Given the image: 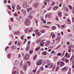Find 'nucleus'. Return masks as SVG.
<instances>
[{
	"label": "nucleus",
	"mask_w": 74,
	"mask_h": 74,
	"mask_svg": "<svg viewBox=\"0 0 74 74\" xmlns=\"http://www.w3.org/2000/svg\"><path fill=\"white\" fill-rule=\"evenodd\" d=\"M31 23L29 19H27L25 21L24 24H25V25L29 26L30 24Z\"/></svg>",
	"instance_id": "1"
},
{
	"label": "nucleus",
	"mask_w": 74,
	"mask_h": 74,
	"mask_svg": "<svg viewBox=\"0 0 74 74\" xmlns=\"http://www.w3.org/2000/svg\"><path fill=\"white\" fill-rule=\"evenodd\" d=\"M29 55L28 54H27L25 55V56L23 58V59H24V60H28V59H29Z\"/></svg>",
	"instance_id": "2"
},
{
	"label": "nucleus",
	"mask_w": 74,
	"mask_h": 74,
	"mask_svg": "<svg viewBox=\"0 0 74 74\" xmlns=\"http://www.w3.org/2000/svg\"><path fill=\"white\" fill-rule=\"evenodd\" d=\"M48 16L49 19H51V15L50 14V13H47L45 16V18H47Z\"/></svg>",
	"instance_id": "3"
},
{
	"label": "nucleus",
	"mask_w": 74,
	"mask_h": 74,
	"mask_svg": "<svg viewBox=\"0 0 74 74\" xmlns=\"http://www.w3.org/2000/svg\"><path fill=\"white\" fill-rule=\"evenodd\" d=\"M27 2L26 1L24 2L23 5V8H27Z\"/></svg>",
	"instance_id": "4"
},
{
	"label": "nucleus",
	"mask_w": 74,
	"mask_h": 74,
	"mask_svg": "<svg viewBox=\"0 0 74 74\" xmlns=\"http://www.w3.org/2000/svg\"><path fill=\"white\" fill-rule=\"evenodd\" d=\"M36 36H40L41 35V33L38 31V30L36 31Z\"/></svg>",
	"instance_id": "5"
},
{
	"label": "nucleus",
	"mask_w": 74,
	"mask_h": 74,
	"mask_svg": "<svg viewBox=\"0 0 74 74\" xmlns=\"http://www.w3.org/2000/svg\"><path fill=\"white\" fill-rule=\"evenodd\" d=\"M48 65V67L49 69H51L52 68L53 66V64L51 63L49 64Z\"/></svg>",
	"instance_id": "6"
},
{
	"label": "nucleus",
	"mask_w": 74,
	"mask_h": 74,
	"mask_svg": "<svg viewBox=\"0 0 74 74\" xmlns=\"http://www.w3.org/2000/svg\"><path fill=\"white\" fill-rule=\"evenodd\" d=\"M33 13V11H31L29 13V15L28 16V17L29 18V19H32V18H33V17H32V16L31 15H30V14H32V13Z\"/></svg>",
	"instance_id": "7"
},
{
	"label": "nucleus",
	"mask_w": 74,
	"mask_h": 74,
	"mask_svg": "<svg viewBox=\"0 0 74 74\" xmlns=\"http://www.w3.org/2000/svg\"><path fill=\"white\" fill-rule=\"evenodd\" d=\"M67 69H68V67H65L63 68L62 69V70L63 71H66L67 70Z\"/></svg>",
	"instance_id": "8"
},
{
	"label": "nucleus",
	"mask_w": 74,
	"mask_h": 74,
	"mask_svg": "<svg viewBox=\"0 0 74 74\" xmlns=\"http://www.w3.org/2000/svg\"><path fill=\"white\" fill-rule=\"evenodd\" d=\"M42 63V62L41 61H39L36 64L37 66H39V65H41Z\"/></svg>",
	"instance_id": "9"
},
{
	"label": "nucleus",
	"mask_w": 74,
	"mask_h": 74,
	"mask_svg": "<svg viewBox=\"0 0 74 74\" xmlns=\"http://www.w3.org/2000/svg\"><path fill=\"white\" fill-rule=\"evenodd\" d=\"M61 65H60V67H62L65 65V63H64V62L63 61H61Z\"/></svg>",
	"instance_id": "10"
},
{
	"label": "nucleus",
	"mask_w": 74,
	"mask_h": 74,
	"mask_svg": "<svg viewBox=\"0 0 74 74\" xmlns=\"http://www.w3.org/2000/svg\"><path fill=\"white\" fill-rule=\"evenodd\" d=\"M51 63V61H49V60H47L45 61V64L47 65H48Z\"/></svg>",
	"instance_id": "11"
},
{
	"label": "nucleus",
	"mask_w": 74,
	"mask_h": 74,
	"mask_svg": "<svg viewBox=\"0 0 74 74\" xmlns=\"http://www.w3.org/2000/svg\"><path fill=\"white\" fill-rule=\"evenodd\" d=\"M30 62L29 61H27L26 62V65L25 66V67H26V66H30Z\"/></svg>",
	"instance_id": "12"
},
{
	"label": "nucleus",
	"mask_w": 74,
	"mask_h": 74,
	"mask_svg": "<svg viewBox=\"0 0 74 74\" xmlns=\"http://www.w3.org/2000/svg\"><path fill=\"white\" fill-rule=\"evenodd\" d=\"M21 11L22 12V13H23V14L25 16L26 15V12L25 11H24L23 10H21Z\"/></svg>",
	"instance_id": "13"
},
{
	"label": "nucleus",
	"mask_w": 74,
	"mask_h": 74,
	"mask_svg": "<svg viewBox=\"0 0 74 74\" xmlns=\"http://www.w3.org/2000/svg\"><path fill=\"white\" fill-rule=\"evenodd\" d=\"M52 36V38H54V37H55V35L54 34H53V33H51V35L50 36V37H51V36Z\"/></svg>",
	"instance_id": "14"
},
{
	"label": "nucleus",
	"mask_w": 74,
	"mask_h": 74,
	"mask_svg": "<svg viewBox=\"0 0 74 74\" xmlns=\"http://www.w3.org/2000/svg\"><path fill=\"white\" fill-rule=\"evenodd\" d=\"M38 3H36L33 4V6L34 7H37L38 6Z\"/></svg>",
	"instance_id": "15"
},
{
	"label": "nucleus",
	"mask_w": 74,
	"mask_h": 74,
	"mask_svg": "<svg viewBox=\"0 0 74 74\" xmlns=\"http://www.w3.org/2000/svg\"><path fill=\"white\" fill-rule=\"evenodd\" d=\"M62 12H58V14L59 15V16H60V17H61V16H62Z\"/></svg>",
	"instance_id": "16"
},
{
	"label": "nucleus",
	"mask_w": 74,
	"mask_h": 74,
	"mask_svg": "<svg viewBox=\"0 0 74 74\" xmlns=\"http://www.w3.org/2000/svg\"><path fill=\"white\" fill-rule=\"evenodd\" d=\"M56 41H58L57 42H59L60 41V38L58 37V36H57V38L56 39Z\"/></svg>",
	"instance_id": "17"
},
{
	"label": "nucleus",
	"mask_w": 74,
	"mask_h": 74,
	"mask_svg": "<svg viewBox=\"0 0 74 74\" xmlns=\"http://www.w3.org/2000/svg\"><path fill=\"white\" fill-rule=\"evenodd\" d=\"M17 10H21V8L19 6V4H18L17 6Z\"/></svg>",
	"instance_id": "18"
},
{
	"label": "nucleus",
	"mask_w": 74,
	"mask_h": 74,
	"mask_svg": "<svg viewBox=\"0 0 74 74\" xmlns=\"http://www.w3.org/2000/svg\"><path fill=\"white\" fill-rule=\"evenodd\" d=\"M32 10V8H28L27 10V12H29L31 10Z\"/></svg>",
	"instance_id": "19"
},
{
	"label": "nucleus",
	"mask_w": 74,
	"mask_h": 74,
	"mask_svg": "<svg viewBox=\"0 0 74 74\" xmlns=\"http://www.w3.org/2000/svg\"><path fill=\"white\" fill-rule=\"evenodd\" d=\"M33 30V29L32 27H30V30L28 31V32H32Z\"/></svg>",
	"instance_id": "20"
},
{
	"label": "nucleus",
	"mask_w": 74,
	"mask_h": 74,
	"mask_svg": "<svg viewBox=\"0 0 74 74\" xmlns=\"http://www.w3.org/2000/svg\"><path fill=\"white\" fill-rule=\"evenodd\" d=\"M40 46H39L38 47H37L35 49L36 51H38V50L40 49Z\"/></svg>",
	"instance_id": "21"
},
{
	"label": "nucleus",
	"mask_w": 74,
	"mask_h": 74,
	"mask_svg": "<svg viewBox=\"0 0 74 74\" xmlns=\"http://www.w3.org/2000/svg\"><path fill=\"white\" fill-rule=\"evenodd\" d=\"M67 21H68V23H67L68 24H70V23H71V21H70V20L69 19H67Z\"/></svg>",
	"instance_id": "22"
},
{
	"label": "nucleus",
	"mask_w": 74,
	"mask_h": 74,
	"mask_svg": "<svg viewBox=\"0 0 74 74\" xmlns=\"http://www.w3.org/2000/svg\"><path fill=\"white\" fill-rule=\"evenodd\" d=\"M62 53H59L57 54V56H62Z\"/></svg>",
	"instance_id": "23"
},
{
	"label": "nucleus",
	"mask_w": 74,
	"mask_h": 74,
	"mask_svg": "<svg viewBox=\"0 0 74 74\" xmlns=\"http://www.w3.org/2000/svg\"><path fill=\"white\" fill-rule=\"evenodd\" d=\"M64 9L65 11H67V12H68L69 11V9H68V8L66 7L64 8Z\"/></svg>",
	"instance_id": "24"
},
{
	"label": "nucleus",
	"mask_w": 74,
	"mask_h": 74,
	"mask_svg": "<svg viewBox=\"0 0 74 74\" xmlns=\"http://www.w3.org/2000/svg\"><path fill=\"white\" fill-rule=\"evenodd\" d=\"M44 44H45V42H43V43H40V45L41 47H43V46H44Z\"/></svg>",
	"instance_id": "25"
},
{
	"label": "nucleus",
	"mask_w": 74,
	"mask_h": 74,
	"mask_svg": "<svg viewBox=\"0 0 74 74\" xmlns=\"http://www.w3.org/2000/svg\"><path fill=\"white\" fill-rule=\"evenodd\" d=\"M29 48H30V46H27V48H26V51H29Z\"/></svg>",
	"instance_id": "26"
},
{
	"label": "nucleus",
	"mask_w": 74,
	"mask_h": 74,
	"mask_svg": "<svg viewBox=\"0 0 74 74\" xmlns=\"http://www.w3.org/2000/svg\"><path fill=\"white\" fill-rule=\"evenodd\" d=\"M11 54L10 53L8 54V55L7 57L9 59H10V56H11Z\"/></svg>",
	"instance_id": "27"
},
{
	"label": "nucleus",
	"mask_w": 74,
	"mask_h": 74,
	"mask_svg": "<svg viewBox=\"0 0 74 74\" xmlns=\"http://www.w3.org/2000/svg\"><path fill=\"white\" fill-rule=\"evenodd\" d=\"M22 63H23V61H21L20 62V66H22Z\"/></svg>",
	"instance_id": "28"
},
{
	"label": "nucleus",
	"mask_w": 74,
	"mask_h": 74,
	"mask_svg": "<svg viewBox=\"0 0 74 74\" xmlns=\"http://www.w3.org/2000/svg\"><path fill=\"white\" fill-rule=\"evenodd\" d=\"M37 55H36L33 58V60H35V59H36V58H37Z\"/></svg>",
	"instance_id": "29"
},
{
	"label": "nucleus",
	"mask_w": 74,
	"mask_h": 74,
	"mask_svg": "<svg viewBox=\"0 0 74 74\" xmlns=\"http://www.w3.org/2000/svg\"><path fill=\"white\" fill-rule=\"evenodd\" d=\"M40 70H41V71H43V70H44V68L43 67H41L40 68Z\"/></svg>",
	"instance_id": "30"
},
{
	"label": "nucleus",
	"mask_w": 74,
	"mask_h": 74,
	"mask_svg": "<svg viewBox=\"0 0 74 74\" xmlns=\"http://www.w3.org/2000/svg\"><path fill=\"white\" fill-rule=\"evenodd\" d=\"M28 30L29 29L28 28L26 29L25 31V33H27V31H28Z\"/></svg>",
	"instance_id": "31"
},
{
	"label": "nucleus",
	"mask_w": 74,
	"mask_h": 74,
	"mask_svg": "<svg viewBox=\"0 0 74 74\" xmlns=\"http://www.w3.org/2000/svg\"><path fill=\"white\" fill-rule=\"evenodd\" d=\"M42 27H46V28H49V27L47 25H43L42 26Z\"/></svg>",
	"instance_id": "32"
},
{
	"label": "nucleus",
	"mask_w": 74,
	"mask_h": 74,
	"mask_svg": "<svg viewBox=\"0 0 74 74\" xmlns=\"http://www.w3.org/2000/svg\"><path fill=\"white\" fill-rule=\"evenodd\" d=\"M50 44V42H47L45 44L46 46H48V45H49Z\"/></svg>",
	"instance_id": "33"
},
{
	"label": "nucleus",
	"mask_w": 74,
	"mask_h": 74,
	"mask_svg": "<svg viewBox=\"0 0 74 74\" xmlns=\"http://www.w3.org/2000/svg\"><path fill=\"white\" fill-rule=\"evenodd\" d=\"M59 66L57 67L56 69V71H58V70H59Z\"/></svg>",
	"instance_id": "34"
},
{
	"label": "nucleus",
	"mask_w": 74,
	"mask_h": 74,
	"mask_svg": "<svg viewBox=\"0 0 74 74\" xmlns=\"http://www.w3.org/2000/svg\"><path fill=\"white\" fill-rule=\"evenodd\" d=\"M24 38V36L23 35L21 36V39L22 40H23Z\"/></svg>",
	"instance_id": "35"
},
{
	"label": "nucleus",
	"mask_w": 74,
	"mask_h": 74,
	"mask_svg": "<svg viewBox=\"0 0 74 74\" xmlns=\"http://www.w3.org/2000/svg\"><path fill=\"white\" fill-rule=\"evenodd\" d=\"M22 56H21V54H19L18 55V58H21Z\"/></svg>",
	"instance_id": "36"
},
{
	"label": "nucleus",
	"mask_w": 74,
	"mask_h": 74,
	"mask_svg": "<svg viewBox=\"0 0 74 74\" xmlns=\"http://www.w3.org/2000/svg\"><path fill=\"white\" fill-rule=\"evenodd\" d=\"M42 54L44 55H47V53L45 52H44L42 53Z\"/></svg>",
	"instance_id": "37"
},
{
	"label": "nucleus",
	"mask_w": 74,
	"mask_h": 74,
	"mask_svg": "<svg viewBox=\"0 0 74 74\" xmlns=\"http://www.w3.org/2000/svg\"><path fill=\"white\" fill-rule=\"evenodd\" d=\"M51 29H52V30H55V26H53L51 28Z\"/></svg>",
	"instance_id": "38"
},
{
	"label": "nucleus",
	"mask_w": 74,
	"mask_h": 74,
	"mask_svg": "<svg viewBox=\"0 0 74 74\" xmlns=\"http://www.w3.org/2000/svg\"><path fill=\"white\" fill-rule=\"evenodd\" d=\"M12 48L13 49H15V48H16V46H15L13 45V46Z\"/></svg>",
	"instance_id": "39"
},
{
	"label": "nucleus",
	"mask_w": 74,
	"mask_h": 74,
	"mask_svg": "<svg viewBox=\"0 0 74 74\" xmlns=\"http://www.w3.org/2000/svg\"><path fill=\"white\" fill-rule=\"evenodd\" d=\"M37 70V69H36L34 70H33V72L34 73H36V71Z\"/></svg>",
	"instance_id": "40"
},
{
	"label": "nucleus",
	"mask_w": 74,
	"mask_h": 74,
	"mask_svg": "<svg viewBox=\"0 0 74 74\" xmlns=\"http://www.w3.org/2000/svg\"><path fill=\"white\" fill-rule=\"evenodd\" d=\"M33 50L32 51L31 50H30L29 53L30 54H32V53H33Z\"/></svg>",
	"instance_id": "41"
},
{
	"label": "nucleus",
	"mask_w": 74,
	"mask_h": 74,
	"mask_svg": "<svg viewBox=\"0 0 74 74\" xmlns=\"http://www.w3.org/2000/svg\"><path fill=\"white\" fill-rule=\"evenodd\" d=\"M62 61H64L65 60H66V58H65L64 57L62 58Z\"/></svg>",
	"instance_id": "42"
},
{
	"label": "nucleus",
	"mask_w": 74,
	"mask_h": 74,
	"mask_svg": "<svg viewBox=\"0 0 74 74\" xmlns=\"http://www.w3.org/2000/svg\"><path fill=\"white\" fill-rule=\"evenodd\" d=\"M35 21H36V26H37V23L38 22V21L37 20L35 19Z\"/></svg>",
	"instance_id": "43"
},
{
	"label": "nucleus",
	"mask_w": 74,
	"mask_h": 74,
	"mask_svg": "<svg viewBox=\"0 0 74 74\" xmlns=\"http://www.w3.org/2000/svg\"><path fill=\"white\" fill-rule=\"evenodd\" d=\"M8 7L9 8V9L11 10H12V9H11V7L9 5H8Z\"/></svg>",
	"instance_id": "44"
},
{
	"label": "nucleus",
	"mask_w": 74,
	"mask_h": 74,
	"mask_svg": "<svg viewBox=\"0 0 74 74\" xmlns=\"http://www.w3.org/2000/svg\"><path fill=\"white\" fill-rule=\"evenodd\" d=\"M71 49H69L68 52H71Z\"/></svg>",
	"instance_id": "45"
},
{
	"label": "nucleus",
	"mask_w": 74,
	"mask_h": 74,
	"mask_svg": "<svg viewBox=\"0 0 74 74\" xmlns=\"http://www.w3.org/2000/svg\"><path fill=\"white\" fill-rule=\"evenodd\" d=\"M7 1L6 0H4V3L5 4H6V3H7Z\"/></svg>",
	"instance_id": "46"
},
{
	"label": "nucleus",
	"mask_w": 74,
	"mask_h": 74,
	"mask_svg": "<svg viewBox=\"0 0 74 74\" xmlns=\"http://www.w3.org/2000/svg\"><path fill=\"white\" fill-rule=\"evenodd\" d=\"M21 42H18V44H17V45H19V46H20V45H21Z\"/></svg>",
	"instance_id": "47"
},
{
	"label": "nucleus",
	"mask_w": 74,
	"mask_h": 74,
	"mask_svg": "<svg viewBox=\"0 0 74 74\" xmlns=\"http://www.w3.org/2000/svg\"><path fill=\"white\" fill-rule=\"evenodd\" d=\"M15 5H14V6L12 5V8L13 9H15V7H15Z\"/></svg>",
	"instance_id": "48"
},
{
	"label": "nucleus",
	"mask_w": 74,
	"mask_h": 74,
	"mask_svg": "<svg viewBox=\"0 0 74 74\" xmlns=\"http://www.w3.org/2000/svg\"><path fill=\"white\" fill-rule=\"evenodd\" d=\"M56 3L55 2H53V3L51 5H55V4Z\"/></svg>",
	"instance_id": "49"
},
{
	"label": "nucleus",
	"mask_w": 74,
	"mask_h": 74,
	"mask_svg": "<svg viewBox=\"0 0 74 74\" xmlns=\"http://www.w3.org/2000/svg\"><path fill=\"white\" fill-rule=\"evenodd\" d=\"M41 19L42 21H43L44 20V18L42 17H41Z\"/></svg>",
	"instance_id": "50"
},
{
	"label": "nucleus",
	"mask_w": 74,
	"mask_h": 74,
	"mask_svg": "<svg viewBox=\"0 0 74 74\" xmlns=\"http://www.w3.org/2000/svg\"><path fill=\"white\" fill-rule=\"evenodd\" d=\"M65 25H62V29H64V26Z\"/></svg>",
	"instance_id": "51"
},
{
	"label": "nucleus",
	"mask_w": 74,
	"mask_h": 74,
	"mask_svg": "<svg viewBox=\"0 0 74 74\" xmlns=\"http://www.w3.org/2000/svg\"><path fill=\"white\" fill-rule=\"evenodd\" d=\"M14 19H13V18H10V20L11 21V22H13V20Z\"/></svg>",
	"instance_id": "52"
},
{
	"label": "nucleus",
	"mask_w": 74,
	"mask_h": 74,
	"mask_svg": "<svg viewBox=\"0 0 74 74\" xmlns=\"http://www.w3.org/2000/svg\"><path fill=\"white\" fill-rule=\"evenodd\" d=\"M73 65H72V67L73 69H74V62H73Z\"/></svg>",
	"instance_id": "53"
},
{
	"label": "nucleus",
	"mask_w": 74,
	"mask_h": 74,
	"mask_svg": "<svg viewBox=\"0 0 74 74\" xmlns=\"http://www.w3.org/2000/svg\"><path fill=\"white\" fill-rule=\"evenodd\" d=\"M55 66H54L52 69V71H53L54 70H55Z\"/></svg>",
	"instance_id": "54"
},
{
	"label": "nucleus",
	"mask_w": 74,
	"mask_h": 74,
	"mask_svg": "<svg viewBox=\"0 0 74 74\" xmlns=\"http://www.w3.org/2000/svg\"><path fill=\"white\" fill-rule=\"evenodd\" d=\"M40 32L42 33H45V30H43L42 31H40Z\"/></svg>",
	"instance_id": "55"
},
{
	"label": "nucleus",
	"mask_w": 74,
	"mask_h": 74,
	"mask_svg": "<svg viewBox=\"0 0 74 74\" xmlns=\"http://www.w3.org/2000/svg\"><path fill=\"white\" fill-rule=\"evenodd\" d=\"M7 48H10V47L9 46H7V47H6L5 49V51H6L7 50H6V49H7Z\"/></svg>",
	"instance_id": "56"
},
{
	"label": "nucleus",
	"mask_w": 74,
	"mask_h": 74,
	"mask_svg": "<svg viewBox=\"0 0 74 74\" xmlns=\"http://www.w3.org/2000/svg\"><path fill=\"white\" fill-rule=\"evenodd\" d=\"M56 20L57 21H59V19H58V16H56Z\"/></svg>",
	"instance_id": "57"
},
{
	"label": "nucleus",
	"mask_w": 74,
	"mask_h": 74,
	"mask_svg": "<svg viewBox=\"0 0 74 74\" xmlns=\"http://www.w3.org/2000/svg\"><path fill=\"white\" fill-rule=\"evenodd\" d=\"M69 62V60L66 59L65 60V62L66 63H67Z\"/></svg>",
	"instance_id": "58"
},
{
	"label": "nucleus",
	"mask_w": 74,
	"mask_h": 74,
	"mask_svg": "<svg viewBox=\"0 0 74 74\" xmlns=\"http://www.w3.org/2000/svg\"><path fill=\"white\" fill-rule=\"evenodd\" d=\"M53 10H56V6H55L53 8Z\"/></svg>",
	"instance_id": "59"
},
{
	"label": "nucleus",
	"mask_w": 74,
	"mask_h": 74,
	"mask_svg": "<svg viewBox=\"0 0 74 74\" xmlns=\"http://www.w3.org/2000/svg\"><path fill=\"white\" fill-rule=\"evenodd\" d=\"M60 64V62H57V66H59Z\"/></svg>",
	"instance_id": "60"
},
{
	"label": "nucleus",
	"mask_w": 74,
	"mask_h": 74,
	"mask_svg": "<svg viewBox=\"0 0 74 74\" xmlns=\"http://www.w3.org/2000/svg\"><path fill=\"white\" fill-rule=\"evenodd\" d=\"M69 8H70V9H71V10L72 9V6H71L70 5L69 6Z\"/></svg>",
	"instance_id": "61"
},
{
	"label": "nucleus",
	"mask_w": 74,
	"mask_h": 74,
	"mask_svg": "<svg viewBox=\"0 0 74 74\" xmlns=\"http://www.w3.org/2000/svg\"><path fill=\"white\" fill-rule=\"evenodd\" d=\"M44 4L45 5H47V3L45 1H44Z\"/></svg>",
	"instance_id": "62"
},
{
	"label": "nucleus",
	"mask_w": 74,
	"mask_h": 74,
	"mask_svg": "<svg viewBox=\"0 0 74 74\" xmlns=\"http://www.w3.org/2000/svg\"><path fill=\"white\" fill-rule=\"evenodd\" d=\"M20 73L21 74H23V71H20Z\"/></svg>",
	"instance_id": "63"
},
{
	"label": "nucleus",
	"mask_w": 74,
	"mask_h": 74,
	"mask_svg": "<svg viewBox=\"0 0 74 74\" xmlns=\"http://www.w3.org/2000/svg\"><path fill=\"white\" fill-rule=\"evenodd\" d=\"M43 22L44 23H46V21L45 20H43Z\"/></svg>",
	"instance_id": "64"
}]
</instances>
